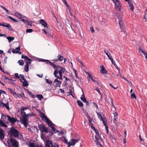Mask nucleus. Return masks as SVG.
Listing matches in <instances>:
<instances>
[{"mask_svg":"<svg viewBox=\"0 0 147 147\" xmlns=\"http://www.w3.org/2000/svg\"><path fill=\"white\" fill-rule=\"evenodd\" d=\"M27 108L26 107H24L23 108H22L21 109V112H23L24 110H26L27 109Z\"/></svg>","mask_w":147,"mask_h":147,"instance_id":"nucleus-63","label":"nucleus"},{"mask_svg":"<svg viewBox=\"0 0 147 147\" xmlns=\"http://www.w3.org/2000/svg\"><path fill=\"white\" fill-rule=\"evenodd\" d=\"M1 104L3 105V106H5L6 108V109L8 110H9V103L8 102H7L6 104L4 103L3 102H2L1 103Z\"/></svg>","mask_w":147,"mask_h":147,"instance_id":"nucleus-22","label":"nucleus"},{"mask_svg":"<svg viewBox=\"0 0 147 147\" xmlns=\"http://www.w3.org/2000/svg\"><path fill=\"white\" fill-rule=\"evenodd\" d=\"M38 127L42 133L49 132V128H46L44 124H41L38 125Z\"/></svg>","mask_w":147,"mask_h":147,"instance_id":"nucleus-3","label":"nucleus"},{"mask_svg":"<svg viewBox=\"0 0 147 147\" xmlns=\"http://www.w3.org/2000/svg\"><path fill=\"white\" fill-rule=\"evenodd\" d=\"M78 141V140L76 139H71L70 142H69L68 143V146L69 147V146L71 145H74L76 144V143Z\"/></svg>","mask_w":147,"mask_h":147,"instance_id":"nucleus-15","label":"nucleus"},{"mask_svg":"<svg viewBox=\"0 0 147 147\" xmlns=\"http://www.w3.org/2000/svg\"><path fill=\"white\" fill-rule=\"evenodd\" d=\"M81 100L84 102H86L87 100L85 98V96L84 94L82 95L80 97Z\"/></svg>","mask_w":147,"mask_h":147,"instance_id":"nucleus-25","label":"nucleus"},{"mask_svg":"<svg viewBox=\"0 0 147 147\" xmlns=\"http://www.w3.org/2000/svg\"><path fill=\"white\" fill-rule=\"evenodd\" d=\"M24 58V59L26 60H27V61H32V60L29 58L27 56H24L23 55H22V59H23V58Z\"/></svg>","mask_w":147,"mask_h":147,"instance_id":"nucleus-26","label":"nucleus"},{"mask_svg":"<svg viewBox=\"0 0 147 147\" xmlns=\"http://www.w3.org/2000/svg\"><path fill=\"white\" fill-rule=\"evenodd\" d=\"M128 2L129 7L131 11H133L134 9V7L131 1H126Z\"/></svg>","mask_w":147,"mask_h":147,"instance_id":"nucleus-16","label":"nucleus"},{"mask_svg":"<svg viewBox=\"0 0 147 147\" xmlns=\"http://www.w3.org/2000/svg\"><path fill=\"white\" fill-rule=\"evenodd\" d=\"M68 9L69 10V12L70 13V15L71 16H74L75 17V16H74V15L73 14V11L71 9V7H70V9Z\"/></svg>","mask_w":147,"mask_h":147,"instance_id":"nucleus-50","label":"nucleus"},{"mask_svg":"<svg viewBox=\"0 0 147 147\" xmlns=\"http://www.w3.org/2000/svg\"><path fill=\"white\" fill-rule=\"evenodd\" d=\"M39 22L40 24L44 27H46L47 25V23L44 20L41 19L39 21Z\"/></svg>","mask_w":147,"mask_h":147,"instance_id":"nucleus-19","label":"nucleus"},{"mask_svg":"<svg viewBox=\"0 0 147 147\" xmlns=\"http://www.w3.org/2000/svg\"><path fill=\"white\" fill-rule=\"evenodd\" d=\"M46 82L47 83L49 84H52V82L51 80L48 79H46Z\"/></svg>","mask_w":147,"mask_h":147,"instance_id":"nucleus-46","label":"nucleus"},{"mask_svg":"<svg viewBox=\"0 0 147 147\" xmlns=\"http://www.w3.org/2000/svg\"><path fill=\"white\" fill-rule=\"evenodd\" d=\"M48 125L49 127H51L53 131H55V128L53 126V123H52L51 121L49 123V124Z\"/></svg>","mask_w":147,"mask_h":147,"instance_id":"nucleus-21","label":"nucleus"},{"mask_svg":"<svg viewBox=\"0 0 147 147\" xmlns=\"http://www.w3.org/2000/svg\"><path fill=\"white\" fill-rule=\"evenodd\" d=\"M43 32H44L45 34L47 35L48 36H50L51 35V33L49 32H47L45 30H43Z\"/></svg>","mask_w":147,"mask_h":147,"instance_id":"nucleus-33","label":"nucleus"},{"mask_svg":"<svg viewBox=\"0 0 147 147\" xmlns=\"http://www.w3.org/2000/svg\"><path fill=\"white\" fill-rule=\"evenodd\" d=\"M97 132H95L96 133V135L95 136V138L96 142L97 143H99L100 141H101L102 139L101 138L100 134H99L98 131H97Z\"/></svg>","mask_w":147,"mask_h":147,"instance_id":"nucleus-12","label":"nucleus"},{"mask_svg":"<svg viewBox=\"0 0 147 147\" xmlns=\"http://www.w3.org/2000/svg\"><path fill=\"white\" fill-rule=\"evenodd\" d=\"M13 95L16 98L22 97L21 95L20 94H17L15 92H14V94H13Z\"/></svg>","mask_w":147,"mask_h":147,"instance_id":"nucleus-29","label":"nucleus"},{"mask_svg":"<svg viewBox=\"0 0 147 147\" xmlns=\"http://www.w3.org/2000/svg\"><path fill=\"white\" fill-rule=\"evenodd\" d=\"M59 67V69L60 68V69L58 71L59 76L57 77V79L61 80L62 79V74L63 73H64L65 70V69L63 67H61L60 66H58Z\"/></svg>","mask_w":147,"mask_h":147,"instance_id":"nucleus-8","label":"nucleus"},{"mask_svg":"<svg viewBox=\"0 0 147 147\" xmlns=\"http://www.w3.org/2000/svg\"><path fill=\"white\" fill-rule=\"evenodd\" d=\"M28 116H22L21 121L22 123L26 127H27V125L28 123Z\"/></svg>","mask_w":147,"mask_h":147,"instance_id":"nucleus-5","label":"nucleus"},{"mask_svg":"<svg viewBox=\"0 0 147 147\" xmlns=\"http://www.w3.org/2000/svg\"><path fill=\"white\" fill-rule=\"evenodd\" d=\"M88 116L87 117L88 118V121L89 123H91L92 121V119L91 118V117H90L88 115Z\"/></svg>","mask_w":147,"mask_h":147,"instance_id":"nucleus-52","label":"nucleus"},{"mask_svg":"<svg viewBox=\"0 0 147 147\" xmlns=\"http://www.w3.org/2000/svg\"><path fill=\"white\" fill-rule=\"evenodd\" d=\"M20 77H21L24 81H26V79L25 78L24 76L23 75L20 74Z\"/></svg>","mask_w":147,"mask_h":147,"instance_id":"nucleus-47","label":"nucleus"},{"mask_svg":"<svg viewBox=\"0 0 147 147\" xmlns=\"http://www.w3.org/2000/svg\"><path fill=\"white\" fill-rule=\"evenodd\" d=\"M93 104L94 105V106L97 109H98V108L97 105L95 102H93Z\"/></svg>","mask_w":147,"mask_h":147,"instance_id":"nucleus-53","label":"nucleus"},{"mask_svg":"<svg viewBox=\"0 0 147 147\" xmlns=\"http://www.w3.org/2000/svg\"><path fill=\"white\" fill-rule=\"evenodd\" d=\"M113 114L114 115V118L113 119V122L114 123L116 126H118L117 120L118 119V114L117 112H115L114 113H113Z\"/></svg>","mask_w":147,"mask_h":147,"instance_id":"nucleus-10","label":"nucleus"},{"mask_svg":"<svg viewBox=\"0 0 147 147\" xmlns=\"http://www.w3.org/2000/svg\"><path fill=\"white\" fill-rule=\"evenodd\" d=\"M21 114H22V116H28L27 115V114H26V113L24 112V111H23V112H21Z\"/></svg>","mask_w":147,"mask_h":147,"instance_id":"nucleus-62","label":"nucleus"},{"mask_svg":"<svg viewBox=\"0 0 147 147\" xmlns=\"http://www.w3.org/2000/svg\"><path fill=\"white\" fill-rule=\"evenodd\" d=\"M63 59V57L61 55L58 54L57 57L55 58V59L52 60L56 61H62Z\"/></svg>","mask_w":147,"mask_h":147,"instance_id":"nucleus-14","label":"nucleus"},{"mask_svg":"<svg viewBox=\"0 0 147 147\" xmlns=\"http://www.w3.org/2000/svg\"><path fill=\"white\" fill-rule=\"evenodd\" d=\"M6 24V25L5 27L7 28L9 30L12 31V29L11 28L10 24H7V23H5Z\"/></svg>","mask_w":147,"mask_h":147,"instance_id":"nucleus-27","label":"nucleus"},{"mask_svg":"<svg viewBox=\"0 0 147 147\" xmlns=\"http://www.w3.org/2000/svg\"><path fill=\"white\" fill-rule=\"evenodd\" d=\"M62 140L63 141H64L65 144H68V143H69V142H67V140L64 137H62Z\"/></svg>","mask_w":147,"mask_h":147,"instance_id":"nucleus-44","label":"nucleus"},{"mask_svg":"<svg viewBox=\"0 0 147 147\" xmlns=\"http://www.w3.org/2000/svg\"><path fill=\"white\" fill-rule=\"evenodd\" d=\"M131 98H135L136 99V96L135 95V94L134 93H132L131 94Z\"/></svg>","mask_w":147,"mask_h":147,"instance_id":"nucleus-45","label":"nucleus"},{"mask_svg":"<svg viewBox=\"0 0 147 147\" xmlns=\"http://www.w3.org/2000/svg\"><path fill=\"white\" fill-rule=\"evenodd\" d=\"M29 146L30 147H35V144L33 143L30 142L29 144Z\"/></svg>","mask_w":147,"mask_h":147,"instance_id":"nucleus-48","label":"nucleus"},{"mask_svg":"<svg viewBox=\"0 0 147 147\" xmlns=\"http://www.w3.org/2000/svg\"><path fill=\"white\" fill-rule=\"evenodd\" d=\"M115 65L116 66H115V67L119 71V73L117 75V76L119 75L120 76H121V74L120 72L119 68L118 67V66L117 65Z\"/></svg>","mask_w":147,"mask_h":147,"instance_id":"nucleus-38","label":"nucleus"},{"mask_svg":"<svg viewBox=\"0 0 147 147\" xmlns=\"http://www.w3.org/2000/svg\"><path fill=\"white\" fill-rule=\"evenodd\" d=\"M15 49L17 50V51L15 50L14 49L10 48L8 51V53L11 54V51H12V52L13 54L19 53L20 54H21V52L20 51V46L16 48Z\"/></svg>","mask_w":147,"mask_h":147,"instance_id":"nucleus-4","label":"nucleus"},{"mask_svg":"<svg viewBox=\"0 0 147 147\" xmlns=\"http://www.w3.org/2000/svg\"><path fill=\"white\" fill-rule=\"evenodd\" d=\"M25 24H26V25L27 26H28L27 27L28 28H30V27L32 26V22H29L28 21L26 20V21L25 22Z\"/></svg>","mask_w":147,"mask_h":147,"instance_id":"nucleus-24","label":"nucleus"},{"mask_svg":"<svg viewBox=\"0 0 147 147\" xmlns=\"http://www.w3.org/2000/svg\"><path fill=\"white\" fill-rule=\"evenodd\" d=\"M40 115L41 116L42 120H45V122L47 124H49V123L51 121L49 119L47 118V116L45 115L43 113L40 112Z\"/></svg>","mask_w":147,"mask_h":147,"instance_id":"nucleus-6","label":"nucleus"},{"mask_svg":"<svg viewBox=\"0 0 147 147\" xmlns=\"http://www.w3.org/2000/svg\"><path fill=\"white\" fill-rule=\"evenodd\" d=\"M54 82L55 83V82H56V84H55V87H60L61 84V82L60 81L58 80L57 79H55L54 81Z\"/></svg>","mask_w":147,"mask_h":147,"instance_id":"nucleus-17","label":"nucleus"},{"mask_svg":"<svg viewBox=\"0 0 147 147\" xmlns=\"http://www.w3.org/2000/svg\"><path fill=\"white\" fill-rule=\"evenodd\" d=\"M141 52L144 54L145 56H147V53L146 52L144 51L143 50H141Z\"/></svg>","mask_w":147,"mask_h":147,"instance_id":"nucleus-64","label":"nucleus"},{"mask_svg":"<svg viewBox=\"0 0 147 147\" xmlns=\"http://www.w3.org/2000/svg\"><path fill=\"white\" fill-rule=\"evenodd\" d=\"M96 113L99 119L102 121L103 124L105 125V127L107 126V121L106 118L105 117H103L102 115L97 111H96Z\"/></svg>","mask_w":147,"mask_h":147,"instance_id":"nucleus-2","label":"nucleus"},{"mask_svg":"<svg viewBox=\"0 0 147 147\" xmlns=\"http://www.w3.org/2000/svg\"><path fill=\"white\" fill-rule=\"evenodd\" d=\"M90 30L92 33H93L94 32V28L92 27H91L90 28Z\"/></svg>","mask_w":147,"mask_h":147,"instance_id":"nucleus-61","label":"nucleus"},{"mask_svg":"<svg viewBox=\"0 0 147 147\" xmlns=\"http://www.w3.org/2000/svg\"><path fill=\"white\" fill-rule=\"evenodd\" d=\"M51 143V142L50 141H48L47 142V143L46 144V146L45 147H50V146L49 144H50Z\"/></svg>","mask_w":147,"mask_h":147,"instance_id":"nucleus-43","label":"nucleus"},{"mask_svg":"<svg viewBox=\"0 0 147 147\" xmlns=\"http://www.w3.org/2000/svg\"><path fill=\"white\" fill-rule=\"evenodd\" d=\"M77 102L78 105L80 107H82L83 106V104L82 102L80 100H78Z\"/></svg>","mask_w":147,"mask_h":147,"instance_id":"nucleus-30","label":"nucleus"},{"mask_svg":"<svg viewBox=\"0 0 147 147\" xmlns=\"http://www.w3.org/2000/svg\"><path fill=\"white\" fill-rule=\"evenodd\" d=\"M89 77V80H90V79H91L93 82L95 84H97L98 85H99V83L97 81L95 80L92 77L91 74H88Z\"/></svg>","mask_w":147,"mask_h":147,"instance_id":"nucleus-20","label":"nucleus"},{"mask_svg":"<svg viewBox=\"0 0 147 147\" xmlns=\"http://www.w3.org/2000/svg\"><path fill=\"white\" fill-rule=\"evenodd\" d=\"M40 61L42 62H45L46 63H47V62L48 61V60H45L42 59H41L40 60Z\"/></svg>","mask_w":147,"mask_h":147,"instance_id":"nucleus-60","label":"nucleus"},{"mask_svg":"<svg viewBox=\"0 0 147 147\" xmlns=\"http://www.w3.org/2000/svg\"><path fill=\"white\" fill-rule=\"evenodd\" d=\"M58 70H55L54 72V76L56 77L57 78V77L59 76H57V74H58Z\"/></svg>","mask_w":147,"mask_h":147,"instance_id":"nucleus-37","label":"nucleus"},{"mask_svg":"<svg viewBox=\"0 0 147 147\" xmlns=\"http://www.w3.org/2000/svg\"><path fill=\"white\" fill-rule=\"evenodd\" d=\"M22 85L24 86H28V81L26 80V81H24L22 82Z\"/></svg>","mask_w":147,"mask_h":147,"instance_id":"nucleus-28","label":"nucleus"},{"mask_svg":"<svg viewBox=\"0 0 147 147\" xmlns=\"http://www.w3.org/2000/svg\"><path fill=\"white\" fill-rule=\"evenodd\" d=\"M104 52L107 55V57L109 58V59L110 58H111L112 57L111 56V54L110 53H109L108 50H106L105 49Z\"/></svg>","mask_w":147,"mask_h":147,"instance_id":"nucleus-23","label":"nucleus"},{"mask_svg":"<svg viewBox=\"0 0 147 147\" xmlns=\"http://www.w3.org/2000/svg\"><path fill=\"white\" fill-rule=\"evenodd\" d=\"M15 14V15L17 16H18V17H22V14L18 12H16Z\"/></svg>","mask_w":147,"mask_h":147,"instance_id":"nucleus-32","label":"nucleus"},{"mask_svg":"<svg viewBox=\"0 0 147 147\" xmlns=\"http://www.w3.org/2000/svg\"><path fill=\"white\" fill-rule=\"evenodd\" d=\"M91 128L92 129L94 130L95 132H97V131H98L96 129L95 127L93 126V125H92V126H91Z\"/></svg>","mask_w":147,"mask_h":147,"instance_id":"nucleus-54","label":"nucleus"},{"mask_svg":"<svg viewBox=\"0 0 147 147\" xmlns=\"http://www.w3.org/2000/svg\"><path fill=\"white\" fill-rule=\"evenodd\" d=\"M74 70L75 71V76H76V78L78 79H79V78L78 76V74L77 73V71L75 69H74Z\"/></svg>","mask_w":147,"mask_h":147,"instance_id":"nucleus-58","label":"nucleus"},{"mask_svg":"<svg viewBox=\"0 0 147 147\" xmlns=\"http://www.w3.org/2000/svg\"><path fill=\"white\" fill-rule=\"evenodd\" d=\"M18 62L20 65H23L24 64V62L23 60H20L18 61Z\"/></svg>","mask_w":147,"mask_h":147,"instance_id":"nucleus-36","label":"nucleus"},{"mask_svg":"<svg viewBox=\"0 0 147 147\" xmlns=\"http://www.w3.org/2000/svg\"><path fill=\"white\" fill-rule=\"evenodd\" d=\"M37 97L40 100H41L43 98V96L42 95H37Z\"/></svg>","mask_w":147,"mask_h":147,"instance_id":"nucleus-40","label":"nucleus"},{"mask_svg":"<svg viewBox=\"0 0 147 147\" xmlns=\"http://www.w3.org/2000/svg\"><path fill=\"white\" fill-rule=\"evenodd\" d=\"M33 31V30L31 29H27L26 32L27 33H31Z\"/></svg>","mask_w":147,"mask_h":147,"instance_id":"nucleus-51","label":"nucleus"},{"mask_svg":"<svg viewBox=\"0 0 147 147\" xmlns=\"http://www.w3.org/2000/svg\"><path fill=\"white\" fill-rule=\"evenodd\" d=\"M63 2L64 3L65 5L67 6L68 9H70V7L69 5L68 4L67 2L66 1H64Z\"/></svg>","mask_w":147,"mask_h":147,"instance_id":"nucleus-39","label":"nucleus"},{"mask_svg":"<svg viewBox=\"0 0 147 147\" xmlns=\"http://www.w3.org/2000/svg\"><path fill=\"white\" fill-rule=\"evenodd\" d=\"M14 76L16 78L20 79V75H18V73H15L14 74Z\"/></svg>","mask_w":147,"mask_h":147,"instance_id":"nucleus-49","label":"nucleus"},{"mask_svg":"<svg viewBox=\"0 0 147 147\" xmlns=\"http://www.w3.org/2000/svg\"><path fill=\"white\" fill-rule=\"evenodd\" d=\"M8 134L10 137L13 136L15 138H17L19 137V132L14 127H12L9 131Z\"/></svg>","mask_w":147,"mask_h":147,"instance_id":"nucleus-1","label":"nucleus"},{"mask_svg":"<svg viewBox=\"0 0 147 147\" xmlns=\"http://www.w3.org/2000/svg\"><path fill=\"white\" fill-rule=\"evenodd\" d=\"M122 18V16L120 15L118 17L119 21V24L120 25V27L121 29L123 32H125V29L124 27L123 23V22L121 20Z\"/></svg>","mask_w":147,"mask_h":147,"instance_id":"nucleus-9","label":"nucleus"},{"mask_svg":"<svg viewBox=\"0 0 147 147\" xmlns=\"http://www.w3.org/2000/svg\"><path fill=\"white\" fill-rule=\"evenodd\" d=\"M9 140L13 147H17V142L13 138H10Z\"/></svg>","mask_w":147,"mask_h":147,"instance_id":"nucleus-13","label":"nucleus"},{"mask_svg":"<svg viewBox=\"0 0 147 147\" xmlns=\"http://www.w3.org/2000/svg\"><path fill=\"white\" fill-rule=\"evenodd\" d=\"M115 5V8L117 11H120L121 5L119 1H113Z\"/></svg>","mask_w":147,"mask_h":147,"instance_id":"nucleus-7","label":"nucleus"},{"mask_svg":"<svg viewBox=\"0 0 147 147\" xmlns=\"http://www.w3.org/2000/svg\"><path fill=\"white\" fill-rule=\"evenodd\" d=\"M7 38L9 42H10L11 41L13 40L14 39V38L13 37H7Z\"/></svg>","mask_w":147,"mask_h":147,"instance_id":"nucleus-31","label":"nucleus"},{"mask_svg":"<svg viewBox=\"0 0 147 147\" xmlns=\"http://www.w3.org/2000/svg\"><path fill=\"white\" fill-rule=\"evenodd\" d=\"M108 135L109 136V137L111 140H113L114 139V138L113 136L110 133H109V134H108Z\"/></svg>","mask_w":147,"mask_h":147,"instance_id":"nucleus-42","label":"nucleus"},{"mask_svg":"<svg viewBox=\"0 0 147 147\" xmlns=\"http://www.w3.org/2000/svg\"><path fill=\"white\" fill-rule=\"evenodd\" d=\"M95 90H96L99 94L101 95V93L100 90L98 89L97 88H96L95 89Z\"/></svg>","mask_w":147,"mask_h":147,"instance_id":"nucleus-55","label":"nucleus"},{"mask_svg":"<svg viewBox=\"0 0 147 147\" xmlns=\"http://www.w3.org/2000/svg\"><path fill=\"white\" fill-rule=\"evenodd\" d=\"M24 70L27 72L29 71V66L28 65H26L24 67Z\"/></svg>","mask_w":147,"mask_h":147,"instance_id":"nucleus-41","label":"nucleus"},{"mask_svg":"<svg viewBox=\"0 0 147 147\" xmlns=\"http://www.w3.org/2000/svg\"><path fill=\"white\" fill-rule=\"evenodd\" d=\"M6 117H7V119L12 124H13L15 123L18 121V120L16 118L11 117L9 115H6Z\"/></svg>","mask_w":147,"mask_h":147,"instance_id":"nucleus-11","label":"nucleus"},{"mask_svg":"<svg viewBox=\"0 0 147 147\" xmlns=\"http://www.w3.org/2000/svg\"><path fill=\"white\" fill-rule=\"evenodd\" d=\"M100 72L102 74H107V71L105 69L102 70H100Z\"/></svg>","mask_w":147,"mask_h":147,"instance_id":"nucleus-35","label":"nucleus"},{"mask_svg":"<svg viewBox=\"0 0 147 147\" xmlns=\"http://www.w3.org/2000/svg\"><path fill=\"white\" fill-rule=\"evenodd\" d=\"M8 18L10 19H11V20H13V22H18V21L16 19H14L13 18H12L10 16H8Z\"/></svg>","mask_w":147,"mask_h":147,"instance_id":"nucleus-34","label":"nucleus"},{"mask_svg":"<svg viewBox=\"0 0 147 147\" xmlns=\"http://www.w3.org/2000/svg\"><path fill=\"white\" fill-rule=\"evenodd\" d=\"M4 131L1 129L0 128V138L2 140L4 139L5 134L3 133Z\"/></svg>","mask_w":147,"mask_h":147,"instance_id":"nucleus-18","label":"nucleus"},{"mask_svg":"<svg viewBox=\"0 0 147 147\" xmlns=\"http://www.w3.org/2000/svg\"><path fill=\"white\" fill-rule=\"evenodd\" d=\"M69 95H71V96H73V93L71 89H69Z\"/></svg>","mask_w":147,"mask_h":147,"instance_id":"nucleus-59","label":"nucleus"},{"mask_svg":"<svg viewBox=\"0 0 147 147\" xmlns=\"http://www.w3.org/2000/svg\"><path fill=\"white\" fill-rule=\"evenodd\" d=\"M32 61H27L26 60V65H29L31 64V62H30Z\"/></svg>","mask_w":147,"mask_h":147,"instance_id":"nucleus-57","label":"nucleus"},{"mask_svg":"<svg viewBox=\"0 0 147 147\" xmlns=\"http://www.w3.org/2000/svg\"><path fill=\"white\" fill-rule=\"evenodd\" d=\"M52 66L53 67V68H56L57 69H59V67H57V66L55 64H54V63H53V65H52Z\"/></svg>","mask_w":147,"mask_h":147,"instance_id":"nucleus-56","label":"nucleus"}]
</instances>
